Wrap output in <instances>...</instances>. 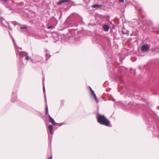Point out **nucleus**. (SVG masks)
I'll use <instances>...</instances> for the list:
<instances>
[{
  "label": "nucleus",
  "mask_w": 159,
  "mask_h": 159,
  "mask_svg": "<svg viewBox=\"0 0 159 159\" xmlns=\"http://www.w3.org/2000/svg\"><path fill=\"white\" fill-rule=\"evenodd\" d=\"M98 122L102 125H103L106 126H110V121L104 115L98 114L97 117Z\"/></svg>",
  "instance_id": "1"
},
{
  "label": "nucleus",
  "mask_w": 159,
  "mask_h": 159,
  "mask_svg": "<svg viewBox=\"0 0 159 159\" xmlns=\"http://www.w3.org/2000/svg\"><path fill=\"white\" fill-rule=\"evenodd\" d=\"M16 53L17 56H19L20 58H22L26 56L25 59L27 60H29V57L28 56V53L25 52H20L18 51L16 48H15Z\"/></svg>",
  "instance_id": "2"
},
{
  "label": "nucleus",
  "mask_w": 159,
  "mask_h": 159,
  "mask_svg": "<svg viewBox=\"0 0 159 159\" xmlns=\"http://www.w3.org/2000/svg\"><path fill=\"white\" fill-rule=\"evenodd\" d=\"M150 48V46L148 44H143L141 47V50L143 52H147Z\"/></svg>",
  "instance_id": "3"
},
{
  "label": "nucleus",
  "mask_w": 159,
  "mask_h": 159,
  "mask_svg": "<svg viewBox=\"0 0 159 159\" xmlns=\"http://www.w3.org/2000/svg\"><path fill=\"white\" fill-rule=\"evenodd\" d=\"M0 21L1 23L0 25L2 26L5 27V24L7 23V21L5 20V19L2 17H0Z\"/></svg>",
  "instance_id": "4"
},
{
  "label": "nucleus",
  "mask_w": 159,
  "mask_h": 159,
  "mask_svg": "<svg viewBox=\"0 0 159 159\" xmlns=\"http://www.w3.org/2000/svg\"><path fill=\"white\" fill-rule=\"evenodd\" d=\"M44 98H45V102H46V107H45V109H46V114L47 115L48 113V105H47V98H46V94L44 95Z\"/></svg>",
  "instance_id": "5"
},
{
  "label": "nucleus",
  "mask_w": 159,
  "mask_h": 159,
  "mask_svg": "<svg viewBox=\"0 0 159 159\" xmlns=\"http://www.w3.org/2000/svg\"><path fill=\"white\" fill-rule=\"evenodd\" d=\"M48 116H49V120H50V122L54 125H56V124H57L56 123L55 121L54 120V119L53 118H52L51 116H50V115L48 113Z\"/></svg>",
  "instance_id": "6"
},
{
  "label": "nucleus",
  "mask_w": 159,
  "mask_h": 159,
  "mask_svg": "<svg viewBox=\"0 0 159 159\" xmlns=\"http://www.w3.org/2000/svg\"><path fill=\"white\" fill-rule=\"evenodd\" d=\"M103 29L105 31H108L109 29V27L107 25L105 24L103 26Z\"/></svg>",
  "instance_id": "7"
},
{
  "label": "nucleus",
  "mask_w": 159,
  "mask_h": 159,
  "mask_svg": "<svg viewBox=\"0 0 159 159\" xmlns=\"http://www.w3.org/2000/svg\"><path fill=\"white\" fill-rule=\"evenodd\" d=\"M91 92L93 94V96L95 101H96L97 103H98L99 101L98 100L97 96H96L95 93L94 91L93 90H92L91 91Z\"/></svg>",
  "instance_id": "8"
},
{
  "label": "nucleus",
  "mask_w": 159,
  "mask_h": 159,
  "mask_svg": "<svg viewBox=\"0 0 159 159\" xmlns=\"http://www.w3.org/2000/svg\"><path fill=\"white\" fill-rule=\"evenodd\" d=\"M121 32L123 34H127L129 33L128 31L124 28H123L121 29Z\"/></svg>",
  "instance_id": "9"
},
{
  "label": "nucleus",
  "mask_w": 159,
  "mask_h": 159,
  "mask_svg": "<svg viewBox=\"0 0 159 159\" xmlns=\"http://www.w3.org/2000/svg\"><path fill=\"white\" fill-rule=\"evenodd\" d=\"M43 90L44 95L46 94L45 92V89L44 86V78H43Z\"/></svg>",
  "instance_id": "10"
},
{
  "label": "nucleus",
  "mask_w": 159,
  "mask_h": 159,
  "mask_svg": "<svg viewBox=\"0 0 159 159\" xmlns=\"http://www.w3.org/2000/svg\"><path fill=\"white\" fill-rule=\"evenodd\" d=\"M49 129L50 130V134H53V132L52 131L53 129V126L52 125H49L48 126Z\"/></svg>",
  "instance_id": "11"
},
{
  "label": "nucleus",
  "mask_w": 159,
  "mask_h": 159,
  "mask_svg": "<svg viewBox=\"0 0 159 159\" xmlns=\"http://www.w3.org/2000/svg\"><path fill=\"white\" fill-rule=\"evenodd\" d=\"M69 2L68 0H60L58 3V5H60L64 2Z\"/></svg>",
  "instance_id": "12"
},
{
  "label": "nucleus",
  "mask_w": 159,
  "mask_h": 159,
  "mask_svg": "<svg viewBox=\"0 0 159 159\" xmlns=\"http://www.w3.org/2000/svg\"><path fill=\"white\" fill-rule=\"evenodd\" d=\"M102 5H101L94 4L93 5L92 7L93 8L97 7L98 8H99Z\"/></svg>",
  "instance_id": "13"
},
{
  "label": "nucleus",
  "mask_w": 159,
  "mask_h": 159,
  "mask_svg": "<svg viewBox=\"0 0 159 159\" xmlns=\"http://www.w3.org/2000/svg\"><path fill=\"white\" fill-rule=\"evenodd\" d=\"M9 2V0H0V2L3 4Z\"/></svg>",
  "instance_id": "14"
},
{
  "label": "nucleus",
  "mask_w": 159,
  "mask_h": 159,
  "mask_svg": "<svg viewBox=\"0 0 159 159\" xmlns=\"http://www.w3.org/2000/svg\"><path fill=\"white\" fill-rule=\"evenodd\" d=\"M20 28L21 30L24 29H27L28 28V27L25 25H23L22 26H21L20 27Z\"/></svg>",
  "instance_id": "15"
},
{
  "label": "nucleus",
  "mask_w": 159,
  "mask_h": 159,
  "mask_svg": "<svg viewBox=\"0 0 159 159\" xmlns=\"http://www.w3.org/2000/svg\"><path fill=\"white\" fill-rule=\"evenodd\" d=\"M51 57V55L48 54L47 53L46 54V59L48 60Z\"/></svg>",
  "instance_id": "16"
},
{
  "label": "nucleus",
  "mask_w": 159,
  "mask_h": 159,
  "mask_svg": "<svg viewBox=\"0 0 159 159\" xmlns=\"http://www.w3.org/2000/svg\"><path fill=\"white\" fill-rule=\"evenodd\" d=\"M17 5H18V6H19V5H20L21 6H23L24 5V3L23 2H21L20 3H16Z\"/></svg>",
  "instance_id": "17"
},
{
  "label": "nucleus",
  "mask_w": 159,
  "mask_h": 159,
  "mask_svg": "<svg viewBox=\"0 0 159 159\" xmlns=\"http://www.w3.org/2000/svg\"><path fill=\"white\" fill-rule=\"evenodd\" d=\"M12 23L15 26L19 24L17 22L15 21L12 22Z\"/></svg>",
  "instance_id": "18"
},
{
  "label": "nucleus",
  "mask_w": 159,
  "mask_h": 159,
  "mask_svg": "<svg viewBox=\"0 0 159 159\" xmlns=\"http://www.w3.org/2000/svg\"><path fill=\"white\" fill-rule=\"evenodd\" d=\"M63 124V123H57L56 124V125H58L59 126H61V125H62Z\"/></svg>",
  "instance_id": "19"
},
{
  "label": "nucleus",
  "mask_w": 159,
  "mask_h": 159,
  "mask_svg": "<svg viewBox=\"0 0 159 159\" xmlns=\"http://www.w3.org/2000/svg\"><path fill=\"white\" fill-rule=\"evenodd\" d=\"M15 48H17V50L18 51V49L20 50H22V48H19V47H15Z\"/></svg>",
  "instance_id": "20"
},
{
  "label": "nucleus",
  "mask_w": 159,
  "mask_h": 159,
  "mask_svg": "<svg viewBox=\"0 0 159 159\" xmlns=\"http://www.w3.org/2000/svg\"><path fill=\"white\" fill-rule=\"evenodd\" d=\"M52 159V155L49 156L48 158V159Z\"/></svg>",
  "instance_id": "21"
},
{
  "label": "nucleus",
  "mask_w": 159,
  "mask_h": 159,
  "mask_svg": "<svg viewBox=\"0 0 159 159\" xmlns=\"http://www.w3.org/2000/svg\"><path fill=\"white\" fill-rule=\"evenodd\" d=\"M119 1L120 2H124V0H120Z\"/></svg>",
  "instance_id": "22"
},
{
  "label": "nucleus",
  "mask_w": 159,
  "mask_h": 159,
  "mask_svg": "<svg viewBox=\"0 0 159 159\" xmlns=\"http://www.w3.org/2000/svg\"><path fill=\"white\" fill-rule=\"evenodd\" d=\"M15 100L16 99H13V97H12V98H11V100L12 102H14V101H15Z\"/></svg>",
  "instance_id": "23"
},
{
  "label": "nucleus",
  "mask_w": 159,
  "mask_h": 159,
  "mask_svg": "<svg viewBox=\"0 0 159 159\" xmlns=\"http://www.w3.org/2000/svg\"><path fill=\"white\" fill-rule=\"evenodd\" d=\"M52 27V26H48V29H51Z\"/></svg>",
  "instance_id": "24"
},
{
  "label": "nucleus",
  "mask_w": 159,
  "mask_h": 159,
  "mask_svg": "<svg viewBox=\"0 0 159 159\" xmlns=\"http://www.w3.org/2000/svg\"><path fill=\"white\" fill-rule=\"evenodd\" d=\"M12 97H13V96H12ZM14 98L15 99H16V95H15V96H14V98H13V99H14Z\"/></svg>",
  "instance_id": "25"
},
{
  "label": "nucleus",
  "mask_w": 159,
  "mask_h": 159,
  "mask_svg": "<svg viewBox=\"0 0 159 159\" xmlns=\"http://www.w3.org/2000/svg\"><path fill=\"white\" fill-rule=\"evenodd\" d=\"M11 38H12L13 40V41H15L14 39H13V38H12V37L11 36Z\"/></svg>",
  "instance_id": "26"
},
{
  "label": "nucleus",
  "mask_w": 159,
  "mask_h": 159,
  "mask_svg": "<svg viewBox=\"0 0 159 159\" xmlns=\"http://www.w3.org/2000/svg\"><path fill=\"white\" fill-rule=\"evenodd\" d=\"M90 89L91 91L92 90H93L91 87H90Z\"/></svg>",
  "instance_id": "27"
}]
</instances>
